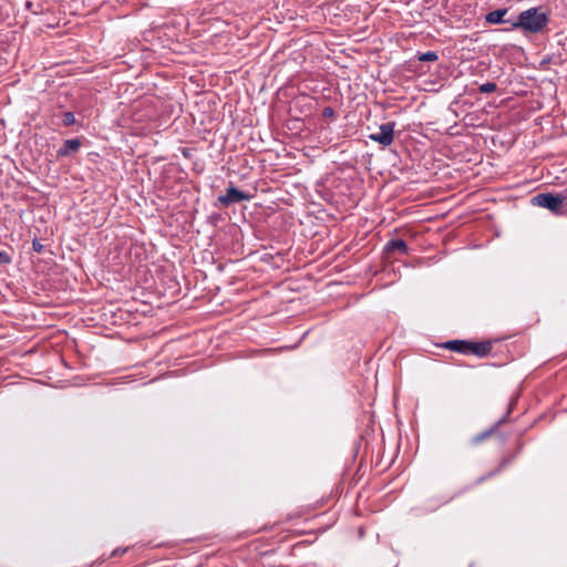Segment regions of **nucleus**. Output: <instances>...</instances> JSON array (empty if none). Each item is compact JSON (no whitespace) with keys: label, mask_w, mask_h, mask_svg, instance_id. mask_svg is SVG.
<instances>
[{"label":"nucleus","mask_w":567,"mask_h":567,"mask_svg":"<svg viewBox=\"0 0 567 567\" xmlns=\"http://www.w3.org/2000/svg\"><path fill=\"white\" fill-rule=\"evenodd\" d=\"M125 551H126V549H123V550L116 549V550L113 551L112 555L115 556V555H118V554H123Z\"/></svg>","instance_id":"a211bd4d"},{"label":"nucleus","mask_w":567,"mask_h":567,"mask_svg":"<svg viewBox=\"0 0 567 567\" xmlns=\"http://www.w3.org/2000/svg\"><path fill=\"white\" fill-rule=\"evenodd\" d=\"M522 447H523V445H522V444H519V445H518V447H517V452H516V453H514V454H512V455L504 456V457L501 460V462H499L498 466H497L495 470H493V471L488 472L487 474H485V475H483V476L478 477V478L476 480V484H481V483L485 482L486 480L492 478V477H494L495 475L499 474L504 468H506V467H507V466H508V465H509V464L515 460V457H516L517 453H519V452H520Z\"/></svg>","instance_id":"423d86ee"},{"label":"nucleus","mask_w":567,"mask_h":567,"mask_svg":"<svg viewBox=\"0 0 567 567\" xmlns=\"http://www.w3.org/2000/svg\"><path fill=\"white\" fill-rule=\"evenodd\" d=\"M251 198L250 195L237 189L234 186H230L226 189V193L224 195H220L218 197V200L224 206H229L235 203H240L244 200H249Z\"/></svg>","instance_id":"39448f33"},{"label":"nucleus","mask_w":567,"mask_h":567,"mask_svg":"<svg viewBox=\"0 0 567 567\" xmlns=\"http://www.w3.org/2000/svg\"><path fill=\"white\" fill-rule=\"evenodd\" d=\"M385 249H386V251L389 254L399 252V254H402V255H406L409 252L408 245H406V243L403 239L390 240L386 244Z\"/></svg>","instance_id":"9d476101"},{"label":"nucleus","mask_w":567,"mask_h":567,"mask_svg":"<svg viewBox=\"0 0 567 567\" xmlns=\"http://www.w3.org/2000/svg\"><path fill=\"white\" fill-rule=\"evenodd\" d=\"M468 354H474L478 358H484L488 355L492 351V342L489 341H481V342H472L470 341Z\"/></svg>","instance_id":"6e6552de"},{"label":"nucleus","mask_w":567,"mask_h":567,"mask_svg":"<svg viewBox=\"0 0 567 567\" xmlns=\"http://www.w3.org/2000/svg\"><path fill=\"white\" fill-rule=\"evenodd\" d=\"M332 114H333V110H332L331 107H326V109L323 110V115H324V116H330V115H332Z\"/></svg>","instance_id":"f3484780"},{"label":"nucleus","mask_w":567,"mask_h":567,"mask_svg":"<svg viewBox=\"0 0 567 567\" xmlns=\"http://www.w3.org/2000/svg\"><path fill=\"white\" fill-rule=\"evenodd\" d=\"M470 341L467 340H450L443 343V348L462 354H468Z\"/></svg>","instance_id":"1a4fd4ad"},{"label":"nucleus","mask_w":567,"mask_h":567,"mask_svg":"<svg viewBox=\"0 0 567 567\" xmlns=\"http://www.w3.org/2000/svg\"><path fill=\"white\" fill-rule=\"evenodd\" d=\"M395 122H388L379 127V132L370 134L369 138L383 146H389L394 141Z\"/></svg>","instance_id":"7ed1b4c3"},{"label":"nucleus","mask_w":567,"mask_h":567,"mask_svg":"<svg viewBox=\"0 0 567 567\" xmlns=\"http://www.w3.org/2000/svg\"><path fill=\"white\" fill-rule=\"evenodd\" d=\"M532 204L547 208L554 214L560 215L567 213V196L565 195L540 193L532 198Z\"/></svg>","instance_id":"f03ea898"},{"label":"nucleus","mask_w":567,"mask_h":567,"mask_svg":"<svg viewBox=\"0 0 567 567\" xmlns=\"http://www.w3.org/2000/svg\"><path fill=\"white\" fill-rule=\"evenodd\" d=\"M497 86L494 82H486L480 85L478 91L484 94L496 91Z\"/></svg>","instance_id":"ddd939ff"},{"label":"nucleus","mask_w":567,"mask_h":567,"mask_svg":"<svg viewBox=\"0 0 567 567\" xmlns=\"http://www.w3.org/2000/svg\"><path fill=\"white\" fill-rule=\"evenodd\" d=\"M44 246L40 243L39 239H33L32 241V249L35 251V252H42Z\"/></svg>","instance_id":"dca6fc26"},{"label":"nucleus","mask_w":567,"mask_h":567,"mask_svg":"<svg viewBox=\"0 0 567 567\" xmlns=\"http://www.w3.org/2000/svg\"><path fill=\"white\" fill-rule=\"evenodd\" d=\"M11 262L10 256L6 251L0 250V265H8Z\"/></svg>","instance_id":"2eb2a0df"},{"label":"nucleus","mask_w":567,"mask_h":567,"mask_svg":"<svg viewBox=\"0 0 567 567\" xmlns=\"http://www.w3.org/2000/svg\"><path fill=\"white\" fill-rule=\"evenodd\" d=\"M516 403V399H513L509 403L508 410L504 416H502L497 422H495L489 429L483 431L482 433L472 437L471 443L473 445L480 444L485 440L489 439L493 434L497 432L501 425L507 422L508 415L512 413L514 405Z\"/></svg>","instance_id":"20e7f679"},{"label":"nucleus","mask_w":567,"mask_h":567,"mask_svg":"<svg viewBox=\"0 0 567 567\" xmlns=\"http://www.w3.org/2000/svg\"><path fill=\"white\" fill-rule=\"evenodd\" d=\"M64 126H71L76 123V118L73 112H65L62 118Z\"/></svg>","instance_id":"4468645a"},{"label":"nucleus","mask_w":567,"mask_h":567,"mask_svg":"<svg viewBox=\"0 0 567 567\" xmlns=\"http://www.w3.org/2000/svg\"><path fill=\"white\" fill-rule=\"evenodd\" d=\"M81 147L80 138L65 140L63 145L58 150V157H66L73 153H76Z\"/></svg>","instance_id":"0eeeda50"},{"label":"nucleus","mask_w":567,"mask_h":567,"mask_svg":"<svg viewBox=\"0 0 567 567\" xmlns=\"http://www.w3.org/2000/svg\"><path fill=\"white\" fill-rule=\"evenodd\" d=\"M437 59H439V55L434 51H427V52L417 54L419 61L433 62V61H436Z\"/></svg>","instance_id":"f8f14e48"},{"label":"nucleus","mask_w":567,"mask_h":567,"mask_svg":"<svg viewBox=\"0 0 567 567\" xmlns=\"http://www.w3.org/2000/svg\"><path fill=\"white\" fill-rule=\"evenodd\" d=\"M507 12H508V9H506V8L491 11L485 16V21L491 24H498V23L506 22L504 17L507 14Z\"/></svg>","instance_id":"9b49d317"},{"label":"nucleus","mask_w":567,"mask_h":567,"mask_svg":"<svg viewBox=\"0 0 567 567\" xmlns=\"http://www.w3.org/2000/svg\"><path fill=\"white\" fill-rule=\"evenodd\" d=\"M548 14L540 11L539 8H529L522 11L515 22H512L513 29H520L528 33H539L548 24Z\"/></svg>","instance_id":"f257e3e1"}]
</instances>
